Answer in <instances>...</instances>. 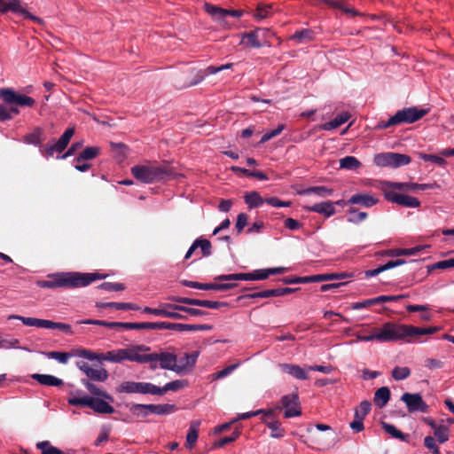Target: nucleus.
Listing matches in <instances>:
<instances>
[{
    "label": "nucleus",
    "mask_w": 454,
    "mask_h": 454,
    "mask_svg": "<svg viewBox=\"0 0 454 454\" xmlns=\"http://www.w3.org/2000/svg\"><path fill=\"white\" fill-rule=\"evenodd\" d=\"M106 274L99 272L67 271L50 274L47 279L38 280L37 286L41 288L74 289L84 287L96 280L105 279Z\"/></svg>",
    "instance_id": "nucleus-1"
},
{
    "label": "nucleus",
    "mask_w": 454,
    "mask_h": 454,
    "mask_svg": "<svg viewBox=\"0 0 454 454\" xmlns=\"http://www.w3.org/2000/svg\"><path fill=\"white\" fill-rule=\"evenodd\" d=\"M130 171L137 180L144 184L172 180L177 176L176 172L168 163L162 165H135Z\"/></svg>",
    "instance_id": "nucleus-2"
},
{
    "label": "nucleus",
    "mask_w": 454,
    "mask_h": 454,
    "mask_svg": "<svg viewBox=\"0 0 454 454\" xmlns=\"http://www.w3.org/2000/svg\"><path fill=\"white\" fill-rule=\"evenodd\" d=\"M0 99L8 106L7 112L11 115V120L13 115L20 114L19 106L21 107H33L35 100L25 94H20L12 88H0Z\"/></svg>",
    "instance_id": "nucleus-3"
},
{
    "label": "nucleus",
    "mask_w": 454,
    "mask_h": 454,
    "mask_svg": "<svg viewBox=\"0 0 454 454\" xmlns=\"http://www.w3.org/2000/svg\"><path fill=\"white\" fill-rule=\"evenodd\" d=\"M380 342H395L404 340L411 342L410 325L397 324L395 322H387L380 328H377Z\"/></svg>",
    "instance_id": "nucleus-4"
},
{
    "label": "nucleus",
    "mask_w": 454,
    "mask_h": 454,
    "mask_svg": "<svg viewBox=\"0 0 454 454\" xmlns=\"http://www.w3.org/2000/svg\"><path fill=\"white\" fill-rule=\"evenodd\" d=\"M67 402L72 406L88 407L99 414H113L115 411L114 407H112L108 402L98 397L74 395L69 397Z\"/></svg>",
    "instance_id": "nucleus-5"
},
{
    "label": "nucleus",
    "mask_w": 454,
    "mask_h": 454,
    "mask_svg": "<svg viewBox=\"0 0 454 454\" xmlns=\"http://www.w3.org/2000/svg\"><path fill=\"white\" fill-rule=\"evenodd\" d=\"M118 394H141L156 395V385L151 382L122 381L116 388Z\"/></svg>",
    "instance_id": "nucleus-6"
},
{
    "label": "nucleus",
    "mask_w": 454,
    "mask_h": 454,
    "mask_svg": "<svg viewBox=\"0 0 454 454\" xmlns=\"http://www.w3.org/2000/svg\"><path fill=\"white\" fill-rule=\"evenodd\" d=\"M12 12L16 14L22 15L25 19L30 20L37 24H43V20L32 13L20 5V0H0V13Z\"/></svg>",
    "instance_id": "nucleus-7"
},
{
    "label": "nucleus",
    "mask_w": 454,
    "mask_h": 454,
    "mask_svg": "<svg viewBox=\"0 0 454 454\" xmlns=\"http://www.w3.org/2000/svg\"><path fill=\"white\" fill-rule=\"evenodd\" d=\"M401 400L406 404L407 410L410 413H427L429 411V406L422 399L419 393H403L401 396Z\"/></svg>",
    "instance_id": "nucleus-8"
},
{
    "label": "nucleus",
    "mask_w": 454,
    "mask_h": 454,
    "mask_svg": "<svg viewBox=\"0 0 454 454\" xmlns=\"http://www.w3.org/2000/svg\"><path fill=\"white\" fill-rule=\"evenodd\" d=\"M384 198L389 202L405 207L416 208L420 207V201L417 198L395 191L384 190Z\"/></svg>",
    "instance_id": "nucleus-9"
},
{
    "label": "nucleus",
    "mask_w": 454,
    "mask_h": 454,
    "mask_svg": "<svg viewBox=\"0 0 454 454\" xmlns=\"http://www.w3.org/2000/svg\"><path fill=\"white\" fill-rule=\"evenodd\" d=\"M159 360V367L163 370H169L176 373L177 369V356L175 353L160 352L148 354L147 361Z\"/></svg>",
    "instance_id": "nucleus-10"
},
{
    "label": "nucleus",
    "mask_w": 454,
    "mask_h": 454,
    "mask_svg": "<svg viewBox=\"0 0 454 454\" xmlns=\"http://www.w3.org/2000/svg\"><path fill=\"white\" fill-rule=\"evenodd\" d=\"M427 112L428 111L426 109H418L415 106L403 108L394 114V121H396L397 125L402 123H413L425 116Z\"/></svg>",
    "instance_id": "nucleus-11"
},
{
    "label": "nucleus",
    "mask_w": 454,
    "mask_h": 454,
    "mask_svg": "<svg viewBox=\"0 0 454 454\" xmlns=\"http://www.w3.org/2000/svg\"><path fill=\"white\" fill-rule=\"evenodd\" d=\"M300 288H291V287H278L275 289H267L262 290L252 294H241L237 298V301H242L244 299H256V298H269V297H278L284 296L286 294H293L299 290Z\"/></svg>",
    "instance_id": "nucleus-12"
},
{
    "label": "nucleus",
    "mask_w": 454,
    "mask_h": 454,
    "mask_svg": "<svg viewBox=\"0 0 454 454\" xmlns=\"http://www.w3.org/2000/svg\"><path fill=\"white\" fill-rule=\"evenodd\" d=\"M372 404L365 400L360 403L359 406L355 410L354 420L349 423V427L354 433H360L364 429V420L370 412Z\"/></svg>",
    "instance_id": "nucleus-13"
},
{
    "label": "nucleus",
    "mask_w": 454,
    "mask_h": 454,
    "mask_svg": "<svg viewBox=\"0 0 454 454\" xmlns=\"http://www.w3.org/2000/svg\"><path fill=\"white\" fill-rule=\"evenodd\" d=\"M151 348L149 346L144 344L133 345L129 348H124L125 360L138 364H145L148 354H139V352H147Z\"/></svg>",
    "instance_id": "nucleus-14"
},
{
    "label": "nucleus",
    "mask_w": 454,
    "mask_h": 454,
    "mask_svg": "<svg viewBox=\"0 0 454 454\" xmlns=\"http://www.w3.org/2000/svg\"><path fill=\"white\" fill-rule=\"evenodd\" d=\"M199 356L200 351L198 350L191 353H184V356L177 361V367L180 369H177L176 373L179 375H184L191 372L196 365Z\"/></svg>",
    "instance_id": "nucleus-15"
},
{
    "label": "nucleus",
    "mask_w": 454,
    "mask_h": 454,
    "mask_svg": "<svg viewBox=\"0 0 454 454\" xmlns=\"http://www.w3.org/2000/svg\"><path fill=\"white\" fill-rule=\"evenodd\" d=\"M173 330L177 332L210 331L212 325H188L182 323L163 322V330Z\"/></svg>",
    "instance_id": "nucleus-16"
},
{
    "label": "nucleus",
    "mask_w": 454,
    "mask_h": 454,
    "mask_svg": "<svg viewBox=\"0 0 454 454\" xmlns=\"http://www.w3.org/2000/svg\"><path fill=\"white\" fill-rule=\"evenodd\" d=\"M379 200L372 195L367 193H356L352 195L345 205H355L362 207L369 208L378 203Z\"/></svg>",
    "instance_id": "nucleus-17"
},
{
    "label": "nucleus",
    "mask_w": 454,
    "mask_h": 454,
    "mask_svg": "<svg viewBox=\"0 0 454 454\" xmlns=\"http://www.w3.org/2000/svg\"><path fill=\"white\" fill-rule=\"evenodd\" d=\"M260 33H269L268 29L257 27L254 30L245 33L242 35L241 43H246L252 48H261L263 43L259 40Z\"/></svg>",
    "instance_id": "nucleus-18"
},
{
    "label": "nucleus",
    "mask_w": 454,
    "mask_h": 454,
    "mask_svg": "<svg viewBox=\"0 0 454 454\" xmlns=\"http://www.w3.org/2000/svg\"><path fill=\"white\" fill-rule=\"evenodd\" d=\"M126 330H163V322H123Z\"/></svg>",
    "instance_id": "nucleus-19"
},
{
    "label": "nucleus",
    "mask_w": 454,
    "mask_h": 454,
    "mask_svg": "<svg viewBox=\"0 0 454 454\" xmlns=\"http://www.w3.org/2000/svg\"><path fill=\"white\" fill-rule=\"evenodd\" d=\"M282 372L293 376L297 380H305L309 379L307 372L299 365L293 364H278Z\"/></svg>",
    "instance_id": "nucleus-20"
},
{
    "label": "nucleus",
    "mask_w": 454,
    "mask_h": 454,
    "mask_svg": "<svg viewBox=\"0 0 454 454\" xmlns=\"http://www.w3.org/2000/svg\"><path fill=\"white\" fill-rule=\"evenodd\" d=\"M348 207L346 210V219L349 223H359L364 221L368 215L364 211H361L355 205H345V202L342 200V207Z\"/></svg>",
    "instance_id": "nucleus-21"
},
{
    "label": "nucleus",
    "mask_w": 454,
    "mask_h": 454,
    "mask_svg": "<svg viewBox=\"0 0 454 454\" xmlns=\"http://www.w3.org/2000/svg\"><path fill=\"white\" fill-rule=\"evenodd\" d=\"M167 300H168L172 302H177L180 304L202 307V308H207V309H209V305H210L209 300H200V299L176 296V295L168 296Z\"/></svg>",
    "instance_id": "nucleus-22"
},
{
    "label": "nucleus",
    "mask_w": 454,
    "mask_h": 454,
    "mask_svg": "<svg viewBox=\"0 0 454 454\" xmlns=\"http://www.w3.org/2000/svg\"><path fill=\"white\" fill-rule=\"evenodd\" d=\"M204 10L207 13H208L215 21L219 22L221 25H225L227 22L225 20L227 17V9H223L222 7L213 5L211 4L206 3L204 4Z\"/></svg>",
    "instance_id": "nucleus-23"
},
{
    "label": "nucleus",
    "mask_w": 454,
    "mask_h": 454,
    "mask_svg": "<svg viewBox=\"0 0 454 454\" xmlns=\"http://www.w3.org/2000/svg\"><path fill=\"white\" fill-rule=\"evenodd\" d=\"M96 307L98 309H115L118 310H139L140 307L136 303L131 302H101L97 301Z\"/></svg>",
    "instance_id": "nucleus-24"
},
{
    "label": "nucleus",
    "mask_w": 454,
    "mask_h": 454,
    "mask_svg": "<svg viewBox=\"0 0 454 454\" xmlns=\"http://www.w3.org/2000/svg\"><path fill=\"white\" fill-rule=\"evenodd\" d=\"M31 378L43 386L61 387L64 385V381L61 379L50 374L34 373L31 375Z\"/></svg>",
    "instance_id": "nucleus-25"
},
{
    "label": "nucleus",
    "mask_w": 454,
    "mask_h": 454,
    "mask_svg": "<svg viewBox=\"0 0 454 454\" xmlns=\"http://www.w3.org/2000/svg\"><path fill=\"white\" fill-rule=\"evenodd\" d=\"M188 386V381L186 380H176L170 382H168L163 387L156 386V395H163L168 391H178Z\"/></svg>",
    "instance_id": "nucleus-26"
},
{
    "label": "nucleus",
    "mask_w": 454,
    "mask_h": 454,
    "mask_svg": "<svg viewBox=\"0 0 454 454\" xmlns=\"http://www.w3.org/2000/svg\"><path fill=\"white\" fill-rule=\"evenodd\" d=\"M404 263H405V261L403 259L391 260V261H388L385 264L380 265L376 269L365 270L364 274H365L366 278H372L385 270L393 269L395 267L403 265Z\"/></svg>",
    "instance_id": "nucleus-27"
},
{
    "label": "nucleus",
    "mask_w": 454,
    "mask_h": 454,
    "mask_svg": "<svg viewBox=\"0 0 454 454\" xmlns=\"http://www.w3.org/2000/svg\"><path fill=\"white\" fill-rule=\"evenodd\" d=\"M81 382L92 395L100 396L109 402H114V397L109 393L90 382V380L82 379Z\"/></svg>",
    "instance_id": "nucleus-28"
},
{
    "label": "nucleus",
    "mask_w": 454,
    "mask_h": 454,
    "mask_svg": "<svg viewBox=\"0 0 454 454\" xmlns=\"http://www.w3.org/2000/svg\"><path fill=\"white\" fill-rule=\"evenodd\" d=\"M43 135L44 130L40 127H35L32 132L23 137L22 141L27 145H33L40 147L43 140Z\"/></svg>",
    "instance_id": "nucleus-29"
},
{
    "label": "nucleus",
    "mask_w": 454,
    "mask_h": 454,
    "mask_svg": "<svg viewBox=\"0 0 454 454\" xmlns=\"http://www.w3.org/2000/svg\"><path fill=\"white\" fill-rule=\"evenodd\" d=\"M385 190L395 192L415 191L417 183L411 182H392L387 181L384 184Z\"/></svg>",
    "instance_id": "nucleus-30"
},
{
    "label": "nucleus",
    "mask_w": 454,
    "mask_h": 454,
    "mask_svg": "<svg viewBox=\"0 0 454 454\" xmlns=\"http://www.w3.org/2000/svg\"><path fill=\"white\" fill-rule=\"evenodd\" d=\"M390 390L387 387L378 388L373 397L374 404L379 408L385 407L390 399Z\"/></svg>",
    "instance_id": "nucleus-31"
},
{
    "label": "nucleus",
    "mask_w": 454,
    "mask_h": 454,
    "mask_svg": "<svg viewBox=\"0 0 454 454\" xmlns=\"http://www.w3.org/2000/svg\"><path fill=\"white\" fill-rule=\"evenodd\" d=\"M200 420H192L186 435V448L192 449L199 437Z\"/></svg>",
    "instance_id": "nucleus-32"
},
{
    "label": "nucleus",
    "mask_w": 454,
    "mask_h": 454,
    "mask_svg": "<svg viewBox=\"0 0 454 454\" xmlns=\"http://www.w3.org/2000/svg\"><path fill=\"white\" fill-rule=\"evenodd\" d=\"M147 411H151V414L156 415H168L177 411V407L175 404H150V407L146 408Z\"/></svg>",
    "instance_id": "nucleus-33"
},
{
    "label": "nucleus",
    "mask_w": 454,
    "mask_h": 454,
    "mask_svg": "<svg viewBox=\"0 0 454 454\" xmlns=\"http://www.w3.org/2000/svg\"><path fill=\"white\" fill-rule=\"evenodd\" d=\"M9 320L11 319H17L23 323V325L27 326H35L40 328H45L46 325V319H40L35 317H27L19 315H11L8 317Z\"/></svg>",
    "instance_id": "nucleus-34"
},
{
    "label": "nucleus",
    "mask_w": 454,
    "mask_h": 454,
    "mask_svg": "<svg viewBox=\"0 0 454 454\" xmlns=\"http://www.w3.org/2000/svg\"><path fill=\"white\" fill-rule=\"evenodd\" d=\"M381 426L384 431L387 434H390L393 438L399 439L400 441L405 442H409L410 434L401 432L394 425L387 422H382Z\"/></svg>",
    "instance_id": "nucleus-35"
},
{
    "label": "nucleus",
    "mask_w": 454,
    "mask_h": 454,
    "mask_svg": "<svg viewBox=\"0 0 454 454\" xmlns=\"http://www.w3.org/2000/svg\"><path fill=\"white\" fill-rule=\"evenodd\" d=\"M99 152L100 148L98 146H88L83 149L74 160L79 163L84 160H93L99 154Z\"/></svg>",
    "instance_id": "nucleus-36"
},
{
    "label": "nucleus",
    "mask_w": 454,
    "mask_h": 454,
    "mask_svg": "<svg viewBox=\"0 0 454 454\" xmlns=\"http://www.w3.org/2000/svg\"><path fill=\"white\" fill-rule=\"evenodd\" d=\"M244 200L249 208H257L265 202V199L262 198L260 193L257 192L246 193Z\"/></svg>",
    "instance_id": "nucleus-37"
},
{
    "label": "nucleus",
    "mask_w": 454,
    "mask_h": 454,
    "mask_svg": "<svg viewBox=\"0 0 454 454\" xmlns=\"http://www.w3.org/2000/svg\"><path fill=\"white\" fill-rule=\"evenodd\" d=\"M308 210L322 214L325 216H330L334 213V207L333 204L328 201L314 204L313 206L308 207Z\"/></svg>",
    "instance_id": "nucleus-38"
},
{
    "label": "nucleus",
    "mask_w": 454,
    "mask_h": 454,
    "mask_svg": "<svg viewBox=\"0 0 454 454\" xmlns=\"http://www.w3.org/2000/svg\"><path fill=\"white\" fill-rule=\"evenodd\" d=\"M126 407L129 408L131 414L137 418H146L151 414V411H147L146 408L150 407V404H142V403H131L126 404Z\"/></svg>",
    "instance_id": "nucleus-39"
},
{
    "label": "nucleus",
    "mask_w": 454,
    "mask_h": 454,
    "mask_svg": "<svg viewBox=\"0 0 454 454\" xmlns=\"http://www.w3.org/2000/svg\"><path fill=\"white\" fill-rule=\"evenodd\" d=\"M262 421L270 429V436L272 438H282L285 435V429L281 427V423L278 420L268 421L262 419Z\"/></svg>",
    "instance_id": "nucleus-40"
},
{
    "label": "nucleus",
    "mask_w": 454,
    "mask_h": 454,
    "mask_svg": "<svg viewBox=\"0 0 454 454\" xmlns=\"http://www.w3.org/2000/svg\"><path fill=\"white\" fill-rule=\"evenodd\" d=\"M175 303H165L166 315L165 317L179 320H187L188 316L185 314L179 313L178 309H173V307H183L180 304Z\"/></svg>",
    "instance_id": "nucleus-41"
},
{
    "label": "nucleus",
    "mask_w": 454,
    "mask_h": 454,
    "mask_svg": "<svg viewBox=\"0 0 454 454\" xmlns=\"http://www.w3.org/2000/svg\"><path fill=\"white\" fill-rule=\"evenodd\" d=\"M64 151L62 147H59V144L55 142L52 145L46 144L42 145L39 147L40 153L45 158L49 159L54 155L55 153H59L58 155H61L60 153Z\"/></svg>",
    "instance_id": "nucleus-42"
},
{
    "label": "nucleus",
    "mask_w": 454,
    "mask_h": 454,
    "mask_svg": "<svg viewBox=\"0 0 454 454\" xmlns=\"http://www.w3.org/2000/svg\"><path fill=\"white\" fill-rule=\"evenodd\" d=\"M43 354L48 358L55 359L61 364H67L69 358L74 356V348L70 352L49 351Z\"/></svg>",
    "instance_id": "nucleus-43"
},
{
    "label": "nucleus",
    "mask_w": 454,
    "mask_h": 454,
    "mask_svg": "<svg viewBox=\"0 0 454 454\" xmlns=\"http://www.w3.org/2000/svg\"><path fill=\"white\" fill-rule=\"evenodd\" d=\"M411 161V158L407 154L391 152V168H397L408 165Z\"/></svg>",
    "instance_id": "nucleus-44"
},
{
    "label": "nucleus",
    "mask_w": 454,
    "mask_h": 454,
    "mask_svg": "<svg viewBox=\"0 0 454 454\" xmlns=\"http://www.w3.org/2000/svg\"><path fill=\"white\" fill-rule=\"evenodd\" d=\"M88 379L93 381H98V382H104L106 381L108 377L109 373L105 368L101 369H93L91 368L89 374L87 375Z\"/></svg>",
    "instance_id": "nucleus-45"
},
{
    "label": "nucleus",
    "mask_w": 454,
    "mask_h": 454,
    "mask_svg": "<svg viewBox=\"0 0 454 454\" xmlns=\"http://www.w3.org/2000/svg\"><path fill=\"white\" fill-rule=\"evenodd\" d=\"M80 324H86V325H100L105 326L110 329L114 328H122L123 322H108L105 320H97V319H85L79 322Z\"/></svg>",
    "instance_id": "nucleus-46"
},
{
    "label": "nucleus",
    "mask_w": 454,
    "mask_h": 454,
    "mask_svg": "<svg viewBox=\"0 0 454 454\" xmlns=\"http://www.w3.org/2000/svg\"><path fill=\"white\" fill-rule=\"evenodd\" d=\"M421 250L420 247L403 249H391L384 253L387 256L415 255Z\"/></svg>",
    "instance_id": "nucleus-47"
},
{
    "label": "nucleus",
    "mask_w": 454,
    "mask_h": 454,
    "mask_svg": "<svg viewBox=\"0 0 454 454\" xmlns=\"http://www.w3.org/2000/svg\"><path fill=\"white\" fill-rule=\"evenodd\" d=\"M438 443L442 444L449 441L450 439V429L445 425H440L434 431V436Z\"/></svg>",
    "instance_id": "nucleus-48"
},
{
    "label": "nucleus",
    "mask_w": 454,
    "mask_h": 454,
    "mask_svg": "<svg viewBox=\"0 0 454 454\" xmlns=\"http://www.w3.org/2000/svg\"><path fill=\"white\" fill-rule=\"evenodd\" d=\"M239 278H240V280L244 281L265 280L266 274H264L263 269H259L248 273H239Z\"/></svg>",
    "instance_id": "nucleus-49"
},
{
    "label": "nucleus",
    "mask_w": 454,
    "mask_h": 454,
    "mask_svg": "<svg viewBox=\"0 0 454 454\" xmlns=\"http://www.w3.org/2000/svg\"><path fill=\"white\" fill-rule=\"evenodd\" d=\"M36 448L41 450L42 454H65L61 450L51 445L49 441L37 442Z\"/></svg>",
    "instance_id": "nucleus-50"
},
{
    "label": "nucleus",
    "mask_w": 454,
    "mask_h": 454,
    "mask_svg": "<svg viewBox=\"0 0 454 454\" xmlns=\"http://www.w3.org/2000/svg\"><path fill=\"white\" fill-rule=\"evenodd\" d=\"M280 403L284 409H286L293 405L294 406L300 405V398H299V395H298L297 391L294 392L292 394H289V395H283L281 397Z\"/></svg>",
    "instance_id": "nucleus-51"
},
{
    "label": "nucleus",
    "mask_w": 454,
    "mask_h": 454,
    "mask_svg": "<svg viewBox=\"0 0 454 454\" xmlns=\"http://www.w3.org/2000/svg\"><path fill=\"white\" fill-rule=\"evenodd\" d=\"M440 327L430 326V327H416L410 325L411 337L419 335H430L439 331Z\"/></svg>",
    "instance_id": "nucleus-52"
},
{
    "label": "nucleus",
    "mask_w": 454,
    "mask_h": 454,
    "mask_svg": "<svg viewBox=\"0 0 454 454\" xmlns=\"http://www.w3.org/2000/svg\"><path fill=\"white\" fill-rule=\"evenodd\" d=\"M373 163L381 168H391V152L377 153L373 157Z\"/></svg>",
    "instance_id": "nucleus-53"
},
{
    "label": "nucleus",
    "mask_w": 454,
    "mask_h": 454,
    "mask_svg": "<svg viewBox=\"0 0 454 454\" xmlns=\"http://www.w3.org/2000/svg\"><path fill=\"white\" fill-rule=\"evenodd\" d=\"M361 166L362 163L354 156L342 157V169L356 171Z\"/></svg>",
    "instance_id": "nucleus-54"
},
{
    "label": "nucleus",
    "mask_w": 454,
    "mask_h": 454,
    "mask_svg": "<svg viewBox=\"0 0 454 454\" xmlns=\"http://www.w3.org/2000/svg\"><path fill=\"white\" fill-rule=\"evenodd\" d=\"M196 248H200L203 256H209L212 254V245L208 239L199 238L194 240Z\"/></svg>",
    "instance_id": "nucleus-55"
},
{
    "label": "nucleus",
    "mask_w": 454,
    "mask_h": 454,
    "mask_svg": "<svg viewBox=\"0 0 454 454\" xmlns=\"http://www.w3.org/2000/svg\"><path fill=\"white\" fill-rule=\"evenodd\" d=\"M74 356L82 357L90 361L98 360L99 362V353L83 348H74Z\"/></svg>",
    "instance_id": "nucleus-56"
},
{
    "label": "nucleus",
    "mask_w": 454,
    "mask_h": 454,
    "mask_svg": "<svg viewBox=\"0 0 454 454\" xmlns=\"http://www.w3.org/2000/svg\"><path fill=\"white\" fill-rule=\"evenodd\" d=\"M241 434V430L238 427L235 428V430L231 433L229 436H224L221 438L219 441L215 442V447L222 448L225 446L226 444L231 443L235 442Z\"/></svg>",
    "instance_id": "nucleus-57"
},
{
    "label": "nucleus",
    "mask_w": 454,
    "mask_h": 454,
    "mask_svg": "<svg viewBox=\"0 0 454 454\" xmlns=\"http://www.w3.org/2000/svg\"><path fill=\"white\" fill-rule=\"evenodd\" d=\"M173 309H178L179 311H182L184 313H186V315L191 317H204L209 315V312L195 308H191L187 306L184 307H173Z\"/></svg>",
    "instance_id": "nucleus-58"
},
{
    "label": "nucleus",
    "mask_w": 454,
    "mask_h": 454,
    "mask_svg": "<svg viewBox=\"0 0 454 454\" xmlns=\"http://www.w3.org/2000/svg\"><path fill=\"white\" fill-rule=\"evenodd\" d=\"M98 289H102L107 292H121L126 289V286L122 283H112L104 282L97 286Z\"/></svg>",
    "instance_id": "nucleus-59"
},
{
    "label": "nucleus",
    "mask_w": 454,
    "mask_h": 454,
    "mask_svg": "<svg viewBox=\"0 0 454 454\" xmlns=\"http://www.w3.org/2000/svg\"><path fill=\"white\" fill-rule=\"evenodd\" d=\"M419 159H421L424 161H430L433 162L438 166H445L447 161L444 160L443 157L434 155V154H427L424 153H420L419 154Z\"/></svg>",
    "instance_id": "nucleus-60"
},
{
    "label": "nucleus",
    "mask_w": 454,
    "mask_h": 454,
    "mask_svg": "<svg viewBox=\"0 0 454 454\" xmlns=\"http://www.w3.org/2000/svg\"><path fill=\"white\" fill-rule=\"evenodd\" d=\"M391 375L395 380H403L411 375V370L405 366H396L392 370Z\"/></svg>",
    "instance_id": "nucleus-61"
},
{
    "label": "nucleus",
    "mask_w": 454,
    "mask_h": 454,
    "mask_svg": "<svg viewBox=\"0 0 454 454\" xmlns=\"http://www.w3.org/2000/svg\"><path fill=\"white\" fill-rule=\"evenodd\" d=\"M46 329H58L60 331H63L68 334H72L73 332L71 331V325L66 323H60V322H53L51 320L46 319Z\"/></svg>",
    "instance_id": "nucleus-62"
},
{
    "label": "nucleus",
    "mask_w": 454,
    "mask_h": 454,
    "mask_svg": "<svg viewBox=\"0 0 454 454\" xmlns=\"http://www.w3.org/2000/svg\"><path fill=\"white\" fill-rule=\"evenodd\" d=\"M74 134V128L67 129L64 131V133L61 135V137L59 138V140L57 141V143L59 144V147H62L65 150L67 147Z\"/></svg>",
    "instance_id": "nucleus-63"
},
{
    "label": "nucleus",
    "mask_w": 454,
    "mask_h": 454,
    "mask_svg": "<svg viewBox=\"0 0 454 454\" xmlns=\"http://www.w3.org/2000/svg\"><path fill=\"white\" fill-rule=\"evenodd\" d=\"M436 442L435 438L431 435H427L424 438V446L431 454H441V450Z\"/></svg>",
    "instance_id": "nucleus-64"
}]
</instances>
